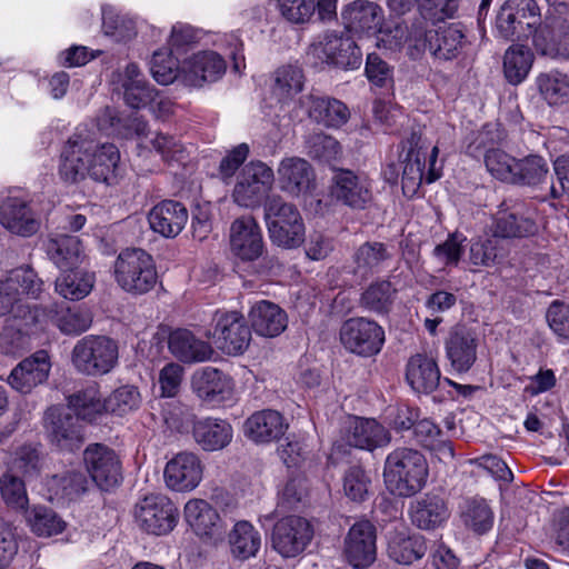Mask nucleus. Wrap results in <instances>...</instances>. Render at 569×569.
<instances>
[{"mask_svg":"<svg viewBox=\"0 0 569 569\" xmlns=\"http://www.w3.org/2000/svg\"><path fill=\"white\" fill-rule=\"evenodd\" d=\"M430 146V141L420 131H412L402 141L406 157L401 184L406 197L416 196L422 181L432 183L441 177L442 166L437 164L439 149L437 146Z\"/></svg>","mask_w":569,"mask_h":569,"instance_id":"obj_1","label":"nucleus"},{"mask_svg":"<svg viewBox=\"0 0 569 569\" xmlns=\"http://www.w3.org/2000/svg\"><path fill=\"white\" fill-rule=\"evenodd\" d=\"M429 467L426 457L417 449L399 447L385 460L383 479L388 489L399 497H412L427 483Z\"/></svg>","mask_w":569,"mask_h":569,"instance_id":"obj_2","label":"nucleus"},{"mask_svg":"<svg viewBox=\"0 0 569 569\" xmlns=\"http://www.w3.org/2000/svg\"><path fill=\"white\" fill-rule=\"evenodd\" d=\"M264 219L271 241L282 248L293 249L303 243L306 227L298 208L279 196L267 198Z\"/></svg>","mask_w":569,"mask_h":569,"instance_id":"obj_3","label":"nucleus"},{"mask_svg":"<svg viewBox=\"0 0 569 569\" xmlns=\"http://www.w3.org/2000/svg\"><path fill=\"white\" fill-rule=\"evenodd\" d=\"M118 286L131 295H144L153 289L158 273L152 257L140 248L122 250L114 261Z\"/></svg>","mask_w":569,"mask_h":569,"instance_id":"obj_4","label":"nucleus"},{"mask_svg":"<svg viewBox=\"0 0 569 569\" xmlns=\"http://www.w3.org/2000/svg\"><path fill=\"white\" fill-rule=\"evenodd\" d=\"M118 359V343L107 336H86L77 341L71 353L76 369L94 377L109 373L117 366Z\"/></svg>","mask_w":569,"mask_h":569,"instance_id":"obj_5","label":"nucleus"},{"mask_svg":"<svg viewBox=\"0 0 569 569\" xmlns=\"http://www.w3.org/2000/svg\"><path fill=\"white\" fill-rule=\"evenodd\" d=\"M415 31V37L420 40L419 50L428 51L439 61L457 59L468 46L466 30L460 23H443L430 27L423 24Z\"/></svg>","mask_w":569,"mask_h":569,"instance_id":"obj_6","label":"nucleus"},{"mask_svg":"<svg viewBox=\"0 0 569 569\" xmlns=\"http://www.w3.org/2000/svg\"><path fill=\"white\" fill-rule=\"evenodd\" d=\"M206 336L223 353L238 356L248 349L251 341V329L241 313L217 310Z\"/></svg>","mask_w":569,"mask_h":569,"instance_id":"obj_7","label":"nucleus"},{"mask_svg":"<svg viewBox=\"0 0 569 569\" xmlns=\"http://www.w3.org/2000/svg\"><path fill=\"white\" fill-rule=\"evenodd\" d=\"M308 57L343 70H355L361 66L362 52L349 36L338 31H327L310 44Z\"/></svg>","mask_w":569,"mask_h":569,"instance_id":"obj_8","label":"nucleus"},{"mask_svg":"<svg viewBox=\"0 0 569 569\" xmlns=\"http://www.w3.org/2000/svg\"><path fill=\"white\" fill-rule=\"evenodd\" d=\"M339 339L343 348L358 357L377 356L386 341L385 330L375 320L349 318L340 327Z\"/></svg>","mask_w":569,"mask_h":569,"instance_id":"obj_9","label":"nucleus"},{"mask_svg":"<svg viewBox=\"0 0 569 569\" xmlns=\"http://www.w3.org/2000/svg\"><path fill=\"white\" fill-rule=\"evenodd\" d=\"M540 20V8L536 0H507L496 18V31L505 40L532 34Z\"/></svg>","mask_w":569,"mask_h":569,"instance_id":"obj_10","label":"nucleus"},{"mask_svg":"<svg viewBox=\"0 0 569 569\" xmlns=\"http://www.w3.org/2000/svg\"><path fill=\"white\" fill-rule=\"evenodd\" d=\"M273 181L274 174L270 167L261 161H251L238 174L232 199L240 207H259L271 190Z\"/></svg>","mask_w":569,"mask_h":569,"instance_id":"obj_11","label":"nucleus"},{"mask_svg":"<svg viewBox=\"0 0 569 569\" xmlns=\"http://www.w3.org/2000/svg\"><path fill=\"white\" fill-rule=\"evenodd\" d=\"M94 148V137L86 129H78L64 143L59 162V176L66 183H78L90 177L88 153Z\"/></svg>","mask_w":569,"mask_h":569,"instance_id":"obj_12","label":"nucleus"},{"mask_svg":"<svg viewBox=\"0 0 569 569\" xmlns=\"http://www.w3.org/2000/svg\"><path fill=\"white\" fill-rule=\"evenodd\" d=\"M134 519L147 533L167 535L177 525L178 509L168 497L149 495L136 505Z\"/></svg>","mask_w":569,"mask_h":569,"instance_id":"obj_13","label":"nucleus"},{"mask_svg":"<svg viewBox=\"0 0 569 569\" xmlns=\"http://www.w3.org/2000/svg\"><path fill=\"white\" fill-rule=\"evenodd\" d=\"M493 143L492 131L489 126H485L469 142L466 153L476 159L483 156L488 172L502 182L511 183L518 159L499 148H493Z\"/></svg>","mask_w":569,"mask_h":569,"instance_id":"obj_14","label":"nucleus"},{"mask_svg":"<svg viewBox=\"0 0 569 569\" xmlns=\"http://www.w3.org/2000/svg\"><path fill=\"white\" fill-rule=\"evenodd\" d=\"M536 52L557 62L569 61V21L555 17L539 22L532 31Z\"/></svg>","mask_w":569,"mask_h":569,"instance_id":"obj_15","label":"nucleus"},{"mask_svg":"<svg viewBox=\"0 0 569 569\" xmlns=\"http://www.w3.org/2000/svg\"><path fill=\"white\" fill-rule=\"evenodd\" d=\"M313 536L310 522L299 516L279 519L271 532V546L283 558H293L305 551Z\"/></svg>","mask_w":569,"mask_h":569,"instance_id":"obj_16","label":"nucleus"},{"mask_svg":"<svg viewBox=\"0 0 569 569\" xmlns=\"http://www.w3.org/2000/svg\"><path fill=\"white\" fill-rule=\"evenodd\" d=\"M83 461L92 481L102 490L118 486L122 480L121 462L113 449L91 443L83 451Z\"/></svg>","mask_w":569,"mask_h":569,"instance_id":"obj_17","label":"nucleus"},{"mask_svg":"<svg viewBox=\"0 0 569 569\" xmlns=\"http://www.w3.org/2000/svg\"><path fill=\"white\" fill-rule=\"evenodd\" d=\"M0 224L12 234L28 238L39 231L41 217L31 201L20 196H8L0 203Z\"/></svg>","mask_w":569,"mask_h":569,"instance_id":"obj_18","label":"nucleus"},{"mask_svg":"<svg viewBox=\"0 0 569 569\" xmlns=\"http://www.w3.org/2000/svg\"><path fill=\"white\" fill-rule=\"evenodd\" d=\"M491 230L497 239L525 238L533 236L538 226L533 212L523 203L503 201L493 217Z\"/></svg>","mask_w":569,"mask_h":569,"instance_id":"obj_19","label":"nucleus"},{"mask_svg":"<svg viewBox=\"0 0 569 569\" xmlns=\"http://www.w3.org/2000/svg\"><path fill=\"white\" fill-rule=\"evenodd\" d=\"M43 290V281L30 267H20L10 270L0 280V306L3 307V316L11 312L23 296L37 299Z\"/></svg>","mask_w":569,"mask_h":569,"instance_id":"obj_20","label":"nucleus"},{"mask_svg":"<svg viewBox=\"0 0 569 569\" xmlns=\"http://www.w3.org/2000/svg\"><path fill=\"white\" fill-rule=\"evenodd\" d=\"M50 441L61 451L80 449L84 441L82 423L69 410L50 408L46 415Z\"/></svg>","mask_w":569,"mask_h":569,"instance_id":"obj_21","label":"nucleus"},{"mask_svg":"<svg viewBox=\"0 0 569 569\" xmlns=\"http://www.w3.org/2000/svg\"><path fill=\"white\" fill-rule=\"evenodd\" d=\"M230 248L234 256L244 261H253L262 256V231L252 216H242L231 223Z\"/></svg>","mask_w":569,"mask_h":569,"instance_id":"obj_22","label":"nucleus"},{"mask_svg":"<svg viewBox=\"0 0 569 569\" xmlns=\"http://www.w3.org/2000/svg\"><path fill=\"white\" fill-rule=\"evenodd\" d=\"M184 519L196 535L213 543L223 540L227 526L209 502L191 499L184 506Z\"/></svg>","mask_w":569,"mask_h":569,"instance_id":"obj_23","label":"nucleus"},{"mask_svg":"<svg viewBox=\"0 0 569 569\" xmlns=\"http://www.w3.org/2000/svg\"><path fill=\"white\" fill-rule=\"evenodd\" d=\"M376 527L369 520L355 522L345 539V555L355 568H367L376 559Z\"/></svg>","mask_w":569,"mask_h":569,"instance_id":"obj_24","label":"nucleus"},{"mask_svg":"<svg viewBox=\"0 0 569 569\" xmlns=\"http://www.w3.org/2000/svg\"><path fill=\"white\" fill-rule=\"evenodd\" d=\"M331 194L337 201L352 209H365L372 198L368 179L349 169L336 170L332 177Z\"/></svg>","mask_w":569,"mask_h":569,"instance_id":"obj_25","label":"nucleus"},{"mask_svg":"<svg viewBox=\"0 0 569 569\" xmlns=\"http://www.w3.org/2000/svg\"><path fill=\"white\" fill-rule=\"evenodd\" d=\"M341 18L349 32L359 36H375L383 24L382 8L373 1L355 0L341 12Z\"/></svg>","mask_w":569,"mask_h":569,"instance_id":"obj_26","label":"nucleus"},{"mask_svg":"<svg viewBox=\"0 0 569 569\" xmlns=\"http://www.w3.org/2000/svg\"><path fill=\"white\" fill-rule=\"evenodd\" d=\"M201 479L202 463L199 457L192 452L183 451L176 455L164 468L166 483L174 491L193 490Z\"/></svg>","mask_w":569,"mask_h":569,"instance_id":"obj_27","label":"nucleus"},{"mask_svg":"<svg viewBox=\"0 0 569 569\" xmlns=\"http://www.w3.org/2000/svg\"><path fill=\"white\" fill-rule=\"evenodd\" d=\"M51 369L50 357L39 350L17 365L8 377L9 385L21 393H29L34 387L47 381Z\"/></svg>","mask_w":569,"mask_h":569,"instance_id":"obj_28","label":"nucleus"},{"mask_svg":"<svg viewBox=\"0 0 569 569\" xmlns=\"http://www.w3.org/2000/svg\"><path fill=\"white\" fill-rule=\"evenodd\" d=\"M224 59L214 51L193 54L182 64V79L190 87H202L206 82L219 80L226 72Z\"/></svg>","mask_w":569,"mask_h":569,"instance_id":"obj_29","label":"nucleus"},{"mask_svg":"<svg viewBox=\"0 0 569 569\" xmlns=\"http://www.w3.org/2000/svg\"><path fill=\"white\" fill-rule=\"evenodd\" d=\"M277 171L280 188L292 197L305 196L316 188L313 169L302 158H284Z\"/></svg>","mask_w":569,"mask_h":569,"instance_id":"obj_30","label":"nucleus"},{"mask_svg":"<svg viewBox=\"0 0 569 569\" xmlns=\"http://www.w3.org/2000/svg\"><path fill=\"white\" fill-rule=\"evenodd\" d=\"M191 385L196 395L210 405H219L229 400L233 392L231 377L212 367H206L196 372Z\"/></svg>","mask_w":569,"mask_h":569,"instance_id":"obj_31","label":"nucleus"},{"mask_svg":"<svg viewBox=\"0 0 569 569\" xmlns=\"http://www.w3.org/2000/svg\"><path fill=\"white\" fill-rule=\"evenodd\" d=\"M299 103L310 119L327 128H340L348 122L350 111L340 100L309 93L300 98Z\"/></svg>","mask_w":569,"mask_h":569,"instance_id":"obj_32","label":"nucleus"},{"mask_svg":"<svg viewBox=\"0 0 569 569\" xmlns=\"http://www.w3.org/2000/svg\"><path fill=\"white\" fill-rule=\"evenodd\" d=\"M188 217V210L181 202L163 200L150 210L148 221L154 232L174 238L183 230Z\"/></svg>","mask_w":569,"mask_h":569,"instance_id":"obj_33","label":"nucleus"},{"mask_svg":"<svg viewBox=\"0 0 569 569\" xmlns=\"http://www.w3.org/2000/svg\"><path fill=\"white\" fill-rule=\"evenodd\" d=\"M411 522L422 530H432L442 526L450 512L442 497L437 493H425L410 502Z\"/></svg>","mask_w":569,"mask_h":569,"instance_id":"obj_34","label":"nucleus"},{"mask_svg":"<svg viewBox=\"0 0 569 569\" xmlns=\"http://www.w3.org/2000/svg\"><path fill=\"white\" fill-rule=\"evenodd\" d=\"M89 481L80 470H67L51 476L46 481L48 499L57 505L78 500L88 490Z\"/></svg>","mask_w":569,"mask_h":569,"instance_id":"obj_35","label":"nucleus"},{"mask_svg":"<svg viewBox=\"0 0 569 569\" xmlns=\"http://www.w3.org/2000/svg\"><path fill=\"white\" fill-rule=\"evenodd\" d=\"M249 321L252 330L261 337L274 338L280 336L288 326L286 311L277 303L260 300L249 311Z\"/></svg>","mask_w":569,"mask_h":569,"instance_id":"obj_36","label":"nucleus"},{"mask_svg":"<svg viewBox=\"0 0 569 569\" xmlns=\"http://www.w3.org/2000/svg\"><path fill=\"white\" fill-rule=\"evenodd\" d=\"M440 369L436 359L426 353H416L407 362L406 380L418 393L430 395L439 386Z\"/></svg>","mask_w":569,"mask_h":569,"instance_id":"obj_37","label":"nucleus"},{"mask_svg":"<svg viewBox=\"0 0 569 569\" xmlns=\"http://www.w3.org/2000/svg\"><path fill=\"white\" fill-rule=\"evenodd\" d=\"M446 355L455 371H469L477 359L475 335L465 327H456L446 340Z\"/></svg>","mask_w":569,"mask_h":569,"instance_id":"obj_38","label":"nucleus"},{"mask_svg":"<svg viewBox=\"0 0 569 569\" xmlns=\"http://www.w3.org/2000/svg\"><path fill=\"white\" fill-rule=\"evenodd\" d=\"M194 441L204 451H218L226 448L233 438V428L224 419L201 418L193 423Z\"/></svg>","mask_w":569,"mask_h":569,"instance_id":"obj_39","label":"nucleus"},{"mask_svg":"<svg viewBox=\"0 0 569 569\" xmlns=\"http://www.w3.org/2000/svg\"><path fill=\"white\" fill-rule=\"evenodd\" d=\"M287 426L280 412L271 409L252 413L243 425L244 436L257 443L278 440Z\"/></svg>","mask_w":569,"mask_h":569,"instance_id":"obj_40","label":"nucleus"},{"mask_svg":"<svg viewBox=\"0 0 569 569\" xmlns=\"http://www.w3.org/2000/svg\"><path fill=\"white\" fill-rule=\"evenodd\" d=\"M391 259L392 252L387 244L378 241H367L358 247L352 256V272L360 278H367L381 272Z\"/></svg>","mask_w":569,"mask_h":569,"instance_id":"obj_41","label":"nucleus"},{"mask_svg":"<svg viewBox=\"0 0 569 569\" xmlns=\"http://www.w3.org/2000/svg\"><path fill=\"white\" fill-rule=\"evenodd\" d=\"M349 446L373 451L376 448L387 446L390 440L389 431L375 419L357 418L347 433Z\"/></svg>","mask_w":569,"mask_h":569,"instance_id":"obj_42","label":"nucleus"},{"mask_svg":"<svg viewBox=\"0 0 569 569\" xmlns=\"http://www.w3.org/2000/svg\"><path fill=\"white\" fill-rule=\"evenodd\" d=\"M171 353L183 362H201L210 359L211 346L199 340L187 329H177L169 336L168 341Z\"/></svg>","mask_w":569,"mask_h":569,"instance_id":"obj_43","label":"nucleus"},{"mask_svg":"<svg viewBox=\"0 0 569 569\" xmlns=\"http://www.w3.org/2000/svg\"><path fill=\"white\" fill-rule=\"evenodd\" d=\"M90 178L108 184L117 178L120 160L118 148L112 143H99L94 139V148L88 153Z\"/></svg>","mask_w":569,"mask_h":569,"instance_id":"obj_44","label":"nucleus"},{"mask_svg":"<svg viewBox=\"0 0 569 569\" xmlns=\"http://www.w3.org/2000/svg\"><path fill=\"white\" fill-rule=\"evenodd\" d=\"M50 260L61 270L78 268L81 262V241L77 236L59 234L46 243Z\"/></svg>","mask_w":569,"mask_h":569,"instance_id":"obj_45","label":"nucleus"},{"mask_svg":"<svg viewBox=\"0 0 569 569\" xmlns=\"http://www.w3.org/2000/svg\"><path fill=\"white\" fill-rule=\"evenodd\" d=\"M94 273L83 269L73 268L62 271L56 279V292L64 299L78 301L86 298L93 289Z\"/></svg>","mask_w":569,"mask_h":569,"instance_id":"obj_46","label":"nucleus"},{"mask_svg":"<svg viewBox=\"0 0 569 569\" xmlns=\"http://www.w3.org/2000/svg\"><path fill=\"white\" fill-rule=\"evenodd\" d=\"M228 541L231 555L238 560H248L256 557L261 547L259 531L246 520L234 523L229 532Z\"/></svg>","mask_w":569,"mask_h":569,"instance_id":"obj_47","label":"nucleus"},{"mask_svg":"<svg viewBox=\"0 0 569 569\" xmlns=\"http://www.w3.org/2000/svg\"><path fill=\"white\" fill-rule=\"evenodd\" d=\"M426 21L423 19H417L416 17L408 21L395 23L393 26L383 24L377 32V46L388 50L399 49L403 43L409 42L416 49L419 50L420 40L415 37V31L419 27H423Z\"/></svg>","mask_w":569,"mask_h":569,"instance_id":"obj_48","label":"nucleus"},{"mask_svg":"<svg viewBox=\"0 0 569 569\" xmlns=\"http://www.w3.org/2000/svg\"><path fill=\"white\" fill-rule=\"evenodd\" d=\"M427 542L423 536L413 533L405 536L395 535L388 543L389 557L398 563L411 565L421 559L427 552Z\"/></svg>","mask_w":569,"mask_h":569,"instance_id":"obj_49","label":"nucleus"},{"mask_svg":"<svg viewBox=\"0 0 569 569\" xmlns=\"http://www.w3.org/2000/svg\"><path fill=\"white\" fill-rule=\"evenodd\" d=\"M303 86L305 74L302 69L295 64H287L274 71L271 91L280 103H287L302 91Z\"/></svg>","mask_w":569,"mask_h":569,"instance_id":"obj_50","label":"nucleus"},{"mask_svg":"<svg viewBox=\"0 0 569 569\" xmlns=\"http://www.w3.org/2000/svg\"><path fill=\"white\" fill-rule=\"evenodd\" d=\"M68 407L79 420L91 422L104 411V401L98 386L91 385L69 396Z\"/></svg>","mask_w":569,"mask_h":569,"instance_id":"obj_51","label":"nucleus"},{"mask_svg":"<svg viewBox=\"0 0 569 569\" xmlns=\"http://www.w3.org/2000/svg\"><path fill=\"white\" fill-rule=\"evenodd\" d=\"M397 290L388 280L371 282L360 296V307L377 315H387L392 308Z\"/></svg>","mask_w":569,"mask_h":569,"instance_id":"obj_52","label":"nucleus"},{"mask_svg":"<svg viewBox=\"0 0 569 569\" xmlns=\"http://www.w3.org/2000/svg\"><path fill=\"white\" fill-rule=\"evenodd\" d=\"M463 525L477 535H485L491 530L495 513L483 498L467 499L461 508Z\"/></svg>","mask_w":569,"mask_h":569,"instance_id":"obj_53","label":"nucleus"},{"mask_svg":"<svg viewBox=\"0 0 569 569\" xmlns=\"http://www.w3.org/2000/svg\"><path fill=\"white\" fill-rule=\"evenodd\" d=\"M533 63V53L523 44L510 46L503 56V72L512 84L521 83L528 76Z\"/></svg>","mask_w":569,"mask_h":569,"instance_id":"obj_54","label":"nucleus"},{"mask_svg":"<svg viewBox=\"0 0 569 569\" xmlns=\"http://www.w3.org/2000/svg\"><path fill=\"white\" fill-rule=\"evenodd\" d=\"M536 84L542 98L550 106L563 104L569 101V77L558 70L540 73Z\"/></svg>","mask_w":569,"mask_h":569,"instance_id":"obj_55","label":"nucleus"},{"mask_svg":"<svg viewBox=\"0 0 569 569\" xmlns=\"http://www.w3.org/2000/svg\"><path fill=\"white\" fill-rule=\"evenodd\" d=\"M512 184L536 187L545 182L549 174L547 161L540 156L518 159Z\"/></svg>","mask_w":569,"mask_h":569,"instance_id":"obj_56","label":"nucleus"},{"mask_svg":"<svg viewBox=\"0 0 569 569\" xmlns=\"http://www.w3.org/2000/svg\"><path fill=\"white\" fill-rule=\"evenodd\" d=\"M27 521L32 530L39 537H51L61 533L66 528V522L46 506H34L27 511Z\"/></svg>","mask_w":569,"mask_h":569,"instance_id":"obj_57","label":"nucleus"},{"mask_svg":"<svg viewBox=\"0 0 569 569\" xmlns=\"http://www.w3.org/2000/svg\"><path fill=\"white\" fill-rule=\"evenodd\" d=\"M505 258V250L495 237L477 239L469 248V261L476 267H493Z\"/></svg>","mask_w":569,"mask_h":569,"instance_id":"obj_58","label":"nucleus"},{"mask_svg":"<svg viewBox=\"0 0 569 569\" xmlns=\"http://www.w3.org/2000/svg\"><path fill=\"white\" fill-rule=\"evenodd\" d=\"M172 53L173 51L170 49H160L152 56L150 71L153 79L160 84H170L180 73L182 74L179 59L173 57Z\"/></svg>","mask_w":569,"mask_h":569,"instance_id":"obj_59","label":"nucleus"},{"mask_svg":"<svg viewBox=\"0 0 569 569\" xmlns=\"http://www.w3.org/2000/svg\"><path fill=\"white\" fill-rule=\"evenodd\" d=\"M0 493L4 503L18 511H27L29 498L24 481L9 472L0 478Z\"/></svg>","mask_w":569,"mask_h":569,"instance_id":"obj_60","label":"nucleus"},{"mask_svg":"<svg viewBox=\"0 0 569 569\" xmlns=\"http://www.w3.org/2000/svg\"><path fill=\"white\" fill-rule=\"evenodd\" d=\"M365 73L371 86L386 91L393 88V67L375 52L367 56Z\"/></svg>","mask_w":569,"mask_h":569,"instance_id":"obj_61","label":"nucleus"},{"mask_svg":"<svg viewBox=\"0 0 569 569\" xmlns=\"http://www.w3.org/2000/svg\"><path fill=\"white\" fill-rule=\"evenodd\" d=\"M413 436L416 441L427 449L432 450L436 449L437 446H440L443 455H448L451 458L455 455L451 442L441 441L440 428L427 418L417 420L413 427Z\"/></svg>","mask_w":569,"mask_h":569,"instance_id":"obj_62","label":"nucleus"},{"mask_svg":"<svg viewBox=\"0 0 569 569\" xmlns=\"http://www.w3.org/2000/svg\"><path fill=\"white\" fill-rule=\"evenodd\" d=\"M104 411L117 416H124L140 405V393L136 387L122 386L116 389L104 400Z\"/></svg>","mask_w":569,"mask_h":569,"instance_id":"obj_63","label":"nucleus"},{"mask_svg":"<svg viewBox=\"0 0 569 569\" xmlns=\"http://www.w3.org/2000/svg\"><path fill=\"white\" fill-rule=\"evenodd\" d=\"M308 154L321 162L337 160L341 153L339 142L323 132H313L306 140Z\"/></svg>","mask_w":569,"mask_h":569,"instance_id":"obj_64","label":"nucleus"}]
</instances>
